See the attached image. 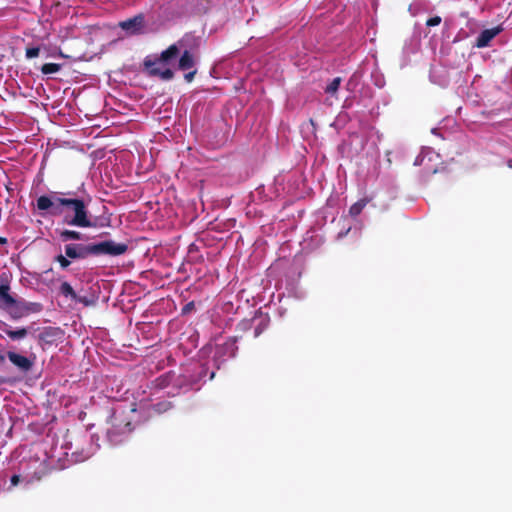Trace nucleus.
<instances>
[{
    "label": "nucleus",
    "instance_id": "obj_9",
    "mask_svg": "<svg viewBox=\"0 0 512 512\" xmlns=\"http://www.w3.org/2000/svg\"><path fill=\"white\" fill-rule=\"evenodd\" d=\"M7 357L10 362L22 372L26 373L33 367V361H31L28 357L20 355L16 352L9 351L7 353Z\"/></svg>",
    "mask_w": 512,
    "mask_h": 512
},
{
    "label": "nucleus",
    "instance_id": "obj_11",
    "mask_svg": "<svg viewBox=\"0 0 512 512\" xmlns=\"http://www.w3.org/2000/svg\"><path fill=\"white\" fill-rule=\"evenodd\" d=\"M499 27L483 30L476 39L475 46L483 48L489 45L490 41L500 33Z\"/></svg>",
    "mask_w": 512,
    "mask_h": 512
},
{
    "label": "nucleus",
    "instance_id": "obj_24",
    "mask_svg": "<svg viewBox=\"0 0 512 512\" xmlns=\"http://www.w3.org/2000/svg\"><path fill=\"white\" fill-rule=\"evenodd\" d=\"M442 19L440 16H434V17H431L429 18L427 21H426V25L428 27H433V26H437L441 23Z\"/></svg>",
    "mask_w": 512,
    "mask_h": 512
},
{
    "label": "nucleus",
    "instance_id": "obj_30",
    "mask_svg": "<svg viewBox=\"0 0 512 512\" xmlns=\"http://www.w3.org/2000/svg\"><path fill=\"white\" fill-rule=\"evenodd\" d=\"M5 381L2 377H0V384H3Z\"/></svg>",
    "mask_w": 512,
    "mask_h": 512
},
{
    "label": "nucleus",
    "instance_id": "obj_25",
    "mask_svg": "<svg viewBox=\"0 0 512 512\" xmlns=\"http://www.w3.org/2000/svg\"><path fill=\"white\" fill-rule=\"evenodd\" d=\"M196 72H197L196 70H193V71H191V72L186 73V74L184 75L185 80H186L187 82H191V81L193 80V78H194V76H195Z\"/></svg>",
    "mask_w": 512,
    "mask_h": 512
},
{
    "label": "nucleus",
    "instance_id": "obj_17",
    "mask_svg": "<svg viewBox=\"0 0 512 512\" xmlns=\"http://www.w3.org/2000/svg\"><path fill=\"white\" fill-rule=\"evenodd\" d=\"M60 69H61V65L60 64H57V63H45L41 67V72L43 74L47 75V74L57 73L58 71H60Z\"/></svg>",
    "mask_w": 512,
    "mask_h": 512
},
{
    "label": "nucleus",
    "instance_id": "obj_27",
    "mask_svg": "<svg viewBox=\"0 0 512 512\" xmlns=\"http://www.w3.org/2000/svg\"><path fill=\"white\" fill-rule=\"evenodd\" d=\"M125 428L128 432H131L132 431V424L130 422H126L125 423Z\"/></svg>",
    "mask_w": 512,
    "mask_h": 512
},
{
    "label": "nucleus",
    "instance_id": "obj_21",
    "mask_svg": "<svg viewBox=\"0 0 512 512\" xmlns=\"http://www.w3.org/2000/svg\"><path fill=\"white\" fill-rule=\"evenodd\" d=\"M268 319H263L260 323L255 327L254 335L258 337L268 326Z\"/></svg>",
    "mask_w": 512,
    "mask_h": 512
},
{
    "label": "nucleus",
    "instance_id": "obj_14",
    "mask_svg": "<svg viewBox=\"0 0 512 512\" xmlns=\"http://www.w3.org/2000/svg\"><path fill=\"white\" fill-rule=\"evenodd\" d=\"M60 293L71 300H75L77 297V293L74 291L73 287L66 281L62 282L59 288Z\"/></svg>",
    "mask_w": 512,
    "mask_h": 512
},
{
    "label": "nucleus",
    "instance_id": "obj_1",
    "mask_svg": "<svg viewBox=\"0 0 512 512\" xmlns=\"http://www.w3.org/2000/svg\"><path fill=\"white\" fill-rule=\"evenodd\" d=\"M89 197L78 195L76 192H51L37 198V209L48 212L52 216H64V221L70 226L81 228L95 227L88 211Z\"/></svg>",
    "mask_w": 512,
    "mask_h": 512
},
{
    "label": "nucleus",
    "instance_id": "obj_2",
    "mask_svg": "<svg viewBox=\"0 0 512 512\" xmlns=\"http://www.w3.org/2000/svg\"><path fill=\"white\" fill-rule=\"evenodd\" d=\"M189 40H194L192 35H185L176 44H172L166 50L162 51L158 58L152 59L151 57H146L144 67L147 73L150 76H158L162 80H171L174 77V72L169 68L161 70L158 65L160 63L168 64L172 59H175L179 55L181 48H183L185 43Z\"/></svg>",
    "mask_w": 512,
    "mask_h": 512
},
{
    "label": "nucleus",
    "instance_id": "obj_8",
    "mask_svg": "<svg viewBox=\"0 0 512 512\" xmlns=\"http://www.w3.org/2000/svg\"><path fill=\"white\" fill-rule=\"evenodd\" d=\"M145 18L143 14L121 21L119 27L131 35L140 34L144 28Z\"/></svg>",
    "mask_w": 512,
    "mask_h": 512
},
{
    "label": "nucleus",
    "instance_id": "obj_18",
    "mask_svg": "<svg viewBox=\"0 0 512 512\" xmlns=\"http://www.w3.org/2000/svg\"><path fill=\"white\" fill-rule=\"evenodd\" d=\"M340 83H341L340 77L334 78L325 88V92L328 94H335L339 89Z\"/></svg>",
    "mask_w": 512,
    "mask_h": 512
},
{
    "label": "nucleus",
    "instance_id": "obj_26",
    "mask_svg": "<svg viewBox=\"0 0 512 512\" xmlns=\"http://www.w3.org/2000/svg\"><path fill=\"white\" fill-rule=\"evenodd\" d=\"M20 482V476L19 475H13L11 477V484L13 486H16Z\"/></svg>",
    "mask_w": 512,
    "mask_h": 512
},
{
    "label": "nucleus",
    "instance_id": "obj_5",
    "mask_svg": "<svg viewBox=\"0 0 512 512\" xmlns=\"http://www.w3.org/2000/svg\"><path fill=\"white\" fill-rule=\"evenodd\" d=\"M43 310V305L39 302H29L18 299L15 309L11 310L10 316L13 319H20L30 314H36Z\"/></svg>",
    "mask_w": 512,
    "mask_h": 512
},
{
    "label": "nucleus",
    "instance_id": "obj_13",
    "mask_svg": "<svg viewBox=\"0 0 512 512\" xmlns=\"http://www.w3.org/2000/svg\"><path fill=\"white\" fill-rule=\"evenodd\" d=\"M60 240L67 242L69 240H80L82 239V233L75 230L64 229L59 233Z\"/></svg>",
    "mask_w": 512,
    "mask_h": 512
},
{
    "label": "nucleus",
    "instance_id": "obj_22",
    "mask_svg": "<svg viewBox=\"0 0 512 512\" xmlns=\"http://www.w3.org/2000/svg\"><path fill=\"white\" fill-rule=\"evenodd\" d=\"M40 48L39 47H29L26 48L25 55L28 59L35 58L39 55Z\"/></svg>",
    "mask_w": 512,
    "mask_h": 512
},
{
    "label": "nucleus",
    "instance_id": "obj_19",
    "mask_svg": "<svg viewBox=\"0 0 512 512\" xmlns=\"http://www.w3.org/2000/svg\"><path fill=\"white\" fill-rule=\"evenodd\" d=\"M55 261L59 263L61 269L63 270L67 269L71 264L70 258L62 254L57 255L55 257Z\"/></svg>",
    "mask_w": 512,
    "mask_h": 512
},
{
    "label": "nucleus",
    "instance_id": "obj_6",
    "mask_svg": "<svg viewBox=\"0 0 512 512\" xmlns=\"http://www.w3.org/2000/svg\"><path fill=\"white\" fill-rule=\"evenodd\" d=\"M65 255L72 260H82L93 256L92 243L76 244L70 243L65 245Z\"/></svg>",
    "mask_w": 512,
    "mask_h": 512
},
{
    "label": "nucleus",
    "instance_id": "obj_3",
    "mask_svg": "<svg viewBox=\"0 0 512 512\" xmlns=\"http://www.w3.org/2000/svg\"><path fill=\"white\" fill-rule=\"evenodd\" d=\"M236 338H228L224 343L218 344L215 348V353L213 357V361L217 367H220L230 358H234L236 356L238 347L236 345Z\"/></svg>",
    "mask_w": 512,
    "mask_h": 512
},
{
    "label": "nucleus",
    "instance_id": "obj_23",
    "mask_svg": "<svg viewBox=\"0 0 512 512\" xmlns=\"http://www.w3.org/2000/svg\"><path fill=\"white\" fill-rule=\"evenodd\" d=\"M74 301L78 302V303H81L84 306H90V305L94 304V301L92 299H89L86 296H80L78 294H77V297H76V299Z\"/></svg>",
    "mask_w": 512,
    "mask_h": 512
},
{
    "label": "nucleus",
    "instance_id": "obj_10",
    "mask_svg": "<svg viewBox=\"0 0 512 512\" xmlns=\"http://www.w3.org/2000/svg\"><path fill=\"white\" fill-rule=\"evenodd\" d=\"M192 37L194 40H189L188 42L185 43L184 47L182 48L184 50H183L182 55L178 62V68L183 71L189 70V69L193 68L195 65L193 54L191 53V51L189 49L186 48L187 46H189L190 42H196V38L194 36H192Z\"/></svg>",
    "mask_w": 512,
    "mask_h": 512
},
{
    "label": "nucleus",
    "instance_id": "obj_15",
    "mask_svg": "<svg viewBox=\"0 0 512 512\" xmlns=\"http://www.w3.org/2000/svg\"><path fill=\"white\" fill-rule=\"evenodd\" d=\"M5 332V334L11 338L12 340H19V339H23L27 336L28 334V331L26 328H20V329H17V330H11V329H4L3 330Z\"/></svg>",
    "mask_w": 512,
    "mask_h": 512
},
{
    "label": "nucleus",
    "instance_id": "obj_16",
    "mask_svg": "<svg viewBox=\"0 0 512 512\" xmlns=\"http://www.w3.org/2000/svg\"><path fill=\"white\" fill-rule=\"evenodd\" d=\"M368 203V199L366 198H363V199H360L359 201H357L356 203H354L350 209H349V214L352 216V217H356L358 216L362 210L364 209V207L367 205Z\"/></svg>",
    "mask_w": 512,
    "mask_h": 512
},
{
    "label": "nucleus",
    "instance_id": "obj_4",
    "mask_svg": "<svg viewBox=\"0 0 512 512\" xmlns=\"http://www.w3.org/2000/svg\"><path fill=\"white\" fill-rule=\"evenodd\" d=\"M92 251L93 256H120L128 251V244L116 243L113 240H106L99 243H92Z\"/></svg>",
    "mask_w": 512,
    "mask_h": 512
},
{
    "label": "nucleus",
    "instance_id": "obj_28",
    "mask_svg": "<svg viewBox=\"0 0 512 512\" xmlns=\"http://www.w3.org/2000/svg\"><path fill=\"white\" fill-rule=\"evenodd\" d=\"M6 243H7V239L4 237H0V244H6Z\"/></svg>",
    "mask_w": 512,
    "mask_h": 512
},
{
    "label": "nucleus",
    "instance_id": "obj_29",
    "mask_svg": "<svg viewBox=\"0 0 512 512\" xmlns=\"http://www.w3.org/2000/svg\"><path fill=\"white\" fill-rule=\"evenodd\" d=\"M4 360H5V357L2 354H0V362L2 363V362H4Z\"/></svg>",
    "mask_w": 512,
    "mask_h": 512
},
{
    "label": "nucleus",
    "instance_id": "obj_20",
    "mask_svg": "<svg viewBox=\"0 0 512 512\" xmlns=\"http://www.w3.org/2000/svg\"><path fill=\"white\" fill-rule=\"evenodd\" d=\"M56 333V329L52 327L45 328L40 334L39 338L44 341H48L50 338H52Z\"/></svg>",
    "mask_w": 512,
    "mask_h": 512
},
{
    "label": "nucleus",
    "instance_id": "obj_12",
    "mask_svg": "<svg viewBox=\"0 0 512 512\" xmlns=\"http://www.w3.org/2000/svg\"><path fill=\"white\" fill-rule=\"evenodd\" d=\"M172 408L173 404L168 400H162L150 406L151 411L159 415L168 412Z\"/></svg>",
    "mask_w": 512,
    "mask_h": 512
},
{
    "label": "nucleus",
    "instance_id": "obj_7",
    "mask_svg": "<svg viewBox=\"0 0 512 512\" xmlns=\"http://www.w3.org/2000/svg\"><path fill=\"white\" fill-rule=\"evenodd\" d=\"M0 284V307L9 313L15 309L18 299L10 294V285L7 280H3L1 277Z\"/></svg>",
    "mask_w": 512,
    "mask_h": 512
}]
</instances>
